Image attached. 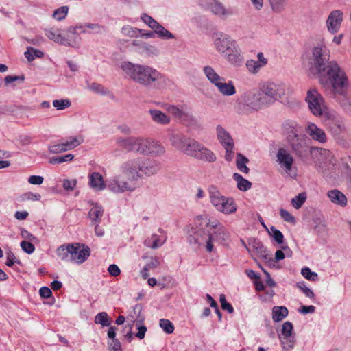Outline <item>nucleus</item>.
I'll return each instance as SVG.
<instances>
[{
  "label": "nucleus",
  "mask_w": 351,
  "mask_h": 351,
  "mask_svg": "<svg viewBox=\"0 0 351 351\" xmlns=\"http://www.w3.org/2000/svg\"><path fill=\"white\" fill-rule=\"evenodd\" d=\"M330 53L324 43H318L311 50L308 60L311 73L316 75L320 84L335 94L342 95L347 85V77L337 62L330 61Z\"/></svg>",
  "instance_id": "1"
},
{
  "label": "nucleus",
  "mask_w": 351,
  "mask_h": 351,
  "mask_svg": "<svg viewBox=\"0 0 351 351\" xmlns=\"http://www.w3.org/2000/svg\"><path fill=\"white\" fill-rule=\"evenodd\" d=\"M120 67L127 78L147 88L155 87L160 82H165V75L147 64L123 61Z\"/></svg>",
  "instance_id": "2"
},
{
  "label": "nucleus",
  "mask_w": 351,
  "mask_h": 351,
  "mask_svg": "<svg viewBox=\"0 0 351 351\" xmlns=\"http://www.w3.org/2000/svg\"><path fill=\"white\" fill-rule=\"evenodd\" d=\"M160 169L161 165L158 160L139 156L129 158L121 166L123 175L135 182L156 175Z\"/></svg>",
  "instance_id": "3"
},
{
  "label": "nucleus",
  "mask_w": 351,
  "mask_h": 351,
  "mask_svg": "<svg viewBox=\"0 0 351 351\" xmlns=\"http://www.w3.org/2000/svg\"><path fill=\"white\" fill-rule=\"evenodd\" d=\"M214 46L230 65L240 66L243 63V52L237 41L229 35L223 33L216 34Z\"/></svg>",
  "instance_id": "4"
},
{
  "label": "nucleus",
  "mask_w": 351,
  "mask_h": 351,
  "mask_svg": "<svg viewBox=\"0 0 351 351\" xmlns=\"http://www.w3.org/2000/svg\"><path fill=\"white\" fill-rule=\"evenodd\" d=\"M308 141L309 140L304 134H300L289 138L287 143L292 152L301 160L306 159L308 154H311L313 158L318 156L324 157L329 156V150L316 147H310Z\"/></svg>",
  "instance_id": "5"
},
{
  "label": "nucleus",
  "mask_w": 351,
  "mask_h": 351,
  "mask_svg": "<svg viewBox=\"0 0 351 351\" xmlns=\"http://www.w3.org/2000/svg\"><path fill=\"white\" fill-rule=\"evenodd\" d=\"M171 145L184 154L195 157L201 145L197 141L180 133H172L169 136Z\"/></svg>",
  "instance_id": "6"
},
{
  "label": "nucleus",
  "mask_w": 351,
  "mask_h": 351,
  "mask_svg": "<svg viewBox=\"0 0 351 351\" xmlns=\"http://www.w3.org/2000/svg\"><path fill=\"white\" fill-rule=\"evenodd\" d=\"M276 158V162L287 176L291 178L297 177V169L294 166L295 159L287 147L283 146L278 148Z\"/></svg>",
  "instance_id": "7"
},
{
  "label": "nucleus",
  "mask_w": 351,
  "mask_h": 351,
  "mask_svg": "<svg viewBox=\"0 0 351 351\" xmlns=\"http://www.w3.org/2000/svg\"><path fill=\"white\" fill-rule=\"evenodd\" d=\"M259 89L267 106L279 101L286 92V87L284 84L273 82L263 83Z\"/></svg>",
  "instance_id": "8"
},
{
  "label": "nucleus",
  "mask_w": 351,
  "mask_h": 351,
  "mask_svg": "<svg viewBox=\"0 0 351 351\" xmlns=\"http://www.w3.org/2000/svg\"><path fill=\"white\" fill-rule=\"evenodd\" d=\"M305 101L311 112L316 117L327 113V108L322 95L315 88H310L306 93Z\"/></svg>",
  "instance_id": "9"
},
{
  "label": "nucleus",
  "mask_w": 351,
  "mask_h": 351,
  "mask_svg": "<svg viewBox=\"0 0 351 351\" xmlns=\"http://www.w3.org/2000/svg\"><path fill=\"white\" fill-rule=\"evenodd\" d=\"M135 182L134 180L128 179L121 172L107 180L106 187L111 193L114 194L123 193L125 192H132L135 186L132 184Z\"/></svg>",
  "instance_id": "10"
},
{
  "label": "nucleus",
  "mask_w": 351,
  "mask_h": 351,
  "mask_svg": "<svg viewBox=\"0 0 351 351\" xmlns=\"http://www.w3.org/2000/svg\"><path fill=\"white\" fill-rule=\"evenodd\" d=\"M241 99L244 106L254 111L268 107L259 88L244 93Z\"/></svg>",
  "instance_id": "11"
},
{
  "label": "nucleus",
  "mask_w": 351,
  "mask_h": 351,
  "mask_svg": "<svg viewBox=\"0 0 351 351\" xmlns=\"http://www.w3.org/2000/svg\"><path fill=\"white\" fill-rule=\"evenodd\" d=\"M189 233L188 241L191 245H205L208 252L213 251L214 247L212 243L213 234H208L206 228L197 230L196 228H191Z\"/></svg>",
  "instance_id": "12"
},
{
  "label": "nucleus",
  "mask_w": 351,
  "mask_h": 351,
  "mask_svg": "<svg viewBox=\"0 0 351 351\" xmlns=\"http://www.w3.org/2000/svg\"><path fill=\"white\" fill-rule=\"evenodd\" d=\"M201 5L216 16L225 20L234 15V11L230 8H226L218 0H201Z\"/></svg>",
  "instance_id": "13"
},
{
  "label": "nucleus",
  "mask_w": 351,
  "mask_h": 351,
  "mask_svg": "<svg viewBox=\"0 0 351 351\" xmlns=\"http://www.w3.org/2000/svg\"><path fill=\"white\" fill-rule=\"evenodd\" d=\"M47 37L61 45L72 47H77L80 45V39L71 38L69 35L63 36L60 29L50 28L45 29Z\"/></svg>",
  "instance_id": "14"
},
{
  "label": "nucleus",
  "mask_w": 351,
  "mask_h": 351,
  "mask_svg": "<svg viewBox=\"0 0 351 351\" xmlns=\"http://www.w3.org/2000/svg\"><path fill=\"white\" fill-rule=\"evenodd\" d=\"M293 326L290 322H285L278 333V338L282 346V348L289 351L293 348L295 339V335L293 332Z\"/></svg>",
  "instance_id": "15"
},
{
  "label": "nucleus",
  "mask_w": 351,
  "mask_h": 351,
  "mask_svg": "<svg viewBox=\"0 0 351 351\" xmlns=\"http://www.w3.org/2000/svg\"><path fill=\"white\" fill-rule=\"evenodd\" d=\"M208 234H213L212 243L215 241L223 242L228 239L229 233L225 227L217 220L206 221Z\"/></svg>",
  "instance_id": "16"
},
{
  "label": "nucleus",
  "mask_w": 351,
  "mask_h": 351,
  "mask_svg": "<svg viewBox=\"0 0 351 351\" xmlns=\"http://www.w3.org/2000/svg\"><path fill=\"white\" fill-rule=\"evenodd\" d=\"M70 261L77 263H83L90 256V249L78 243H71Z\"/></svg>",
  "instance_id": "17"
},
{
  "label": "nucleus",
  "mask_w": 351,
  "mask_h": 351,
  "mask_svg": "<svg viewBox=\"0 0 351 351\" xmlns=\"http://www.w3.org/2000/svg\"><path fill=\"white\" fill-rule=\"evenodd\" d=\"M343 13L340 10L330 12L326 22L327 29L330 34H335L339 31L343 22Z\"/></svg>",
  "instance_id": "18"
},
{
  "label": "nucleus",
  "mask_w": 351,
  "mask_h": 351,
  "mask_svg": "<svg viewBox=\"0 0 351 351\" xmlns=\"http://www.w3.org/2000/svg\"><path fill=\"white\" fill-rule=\"evenodd\" d=\"M165 152L166 149L160 141L153 138H147L143 154L144 156L160 157L163 156Z\"/></svg>",
  "instance_id": "19"
},
{
  "label": "nucleus",
  "mask_w": 351,
  "mask_h": 351,
  "mask_svg": "<svg viewBox=\"0 0 351 351\" xmlns=\"http://www.w3.org/2000/svg\"><path fill=\"white\" fill-rule=\"evenodd\" d=\"M268 63V60L264 56L262 52L257 53V60H248L246 62L245 66L247 71L252 74L258 73L260 70L266 66Z\"/></svg>",
  "instance_id": "20"
},
{
  "label": "nucleus",
  "mask_w": 351,
  "mask_h": 351,
  "mask_svg": "<svg viewBox=\"0 0 351 351\" xmlns=\"http://www.w3.org/2000/svg\"><path fill=\"white\" fill-rule=\"evenodd\" d=\"M306 132L313 140L320 143H325L328 140L324 130L313 123H308Z\"/></svg>",
  "instance_id": "21"
},
{
  "label": "nucleus",
  "mask_w": 351,
  "mask_h": 351,
  "mask_svg": "<svg viewBox=\"0 0 351 351\" xmlns=\"http://www.w3.org/2000/svg\"><path fill=\"white\" fill-rule=\"evenodd\" d=\"M148 114L152 121L157 125H167L171 122V117L160 110L149 109Z\"/></svg>",
  "instance_id": "22"
},
{
  "label": "nucleus",
  "mask_w": 351,
  "mask_h": 351,
  "mask_svg": "<svg viewBox=\"0 0 351 351\" xmlns=\"http://www.w3.org/2000/svg\"><path fill=\"white\" fill-rule=\"evenodd\" d=\"M215 86L218 91L223 96L229 97L236 93V88L232 81L226 82V79L222 77L221 81H219Z\"/></svg>",
  "instance_id": "23"
},
{
  "label": "nucleus",
  "mask_w": 351,
  "mask_h": 351,
  "mask_svg": "<svg viewBox=\"0 0 351 351\" xmlns=\"http://www.w3.org/2000/svg\"><path fill=\"white\" fill-rule=\"evenodd\" d=\"M216 134L218 141L223 147H229L234 145L232 138L229 132L221 125L216 127Z\"/></svg>",
  "instance_id": "24"
},
{
  "label": "nucleus",
  "mask_w": 351,
  "mask_h": 351,
  "mask_svg": "<svg viewBox=\"0 0 351 351\" xmlns=\"http://www.w3.org/2000/svg\"><path fill=\"white\" fill-rule=\"evenodd\" d=\"M162 107L173 117L178 119H183L188 116L186 108L183 106H178L172 104H162Z\"/></svg>",
  "instance_id": "25"
},
{
  "label": "nucleus",
  "mask_w": 351,
  "mask_h": 351,
  "mask_svg": "<svg viewBox=\"0 0 351 351\" xmlns=\"http://www.w3.org/2000/svg\"><path fill=\"white\" fill-rule=\"evenodd\" d=\"M196 156L194 158L208 162H213L216 160V156L210 149L205 147L204 145L201 143L197 154Z\"/></svg>",
  "instance_id": "26"
},
{
  "label": "nucleus",
  "mask_w": 351,
  "mask_h": 351,
  "mask_svg": "<svg viewBox=\"0 0 351 351\" xmlns=\"http://www.w3.org/2000/svg\"><path fill=\"white\" fill-rule=\"evenodd\" d=\"M89 186L95 191H101L105 189V184L103 176L98 172H93L89 176Z\"/></svg>",
  "instance_id": "27"
},
{
  "label": "nucleus",
  "mask_w": 351,
  "mask_h": 351,
  "mask_svg": "<svg viewBox=\"0 0 351 351\" xmlns=\"http://www.w3.org/2000/svg\"><path fill=\"white\" fill-rule=\"evenodd\" d=\"M209 199L210 204L216 209L221 203L225 200L226 196L223 195L219 190L214 185L208 188Z\"/></svg>",
  "instance_id": "28"
},
{
  "label": "nucleus",
  "mask_w": 351,
  "mask_h": 351,
  "mask_svg": "<svg viewBox=\"0 0 351 351\" xmlns=\"http://www.w3.org/2000/svg\"><path fill=\"white\" fill-rule=\"evenodd\" d=\"M284 134L287 136V141L293 136L300 135V127L295 121L287 120L282 125Z\"/></svg>",
  "instance_id": "29"
},
{
  "label": "nucleus",
  "mask_w": 351,
  "mask_h": 351,
  "mask_svg": "<svg viewBox=\"0 0 351 351\" xmlns=\"http://www.w3.org/2000/svg\"><path fill=\"white\" fill-rule=\"evenodd\" d=\"M216 210L225 215H230L237 211V206L232 198L226 197Z\"/></svg>",
  "instance_id": "30"
},
{
  "label": "nucleus",
  "mask_w": 351,
  "mask_h": 351,
  "mask_svg": "<svg viewBox=\"0 0 351 351\" xmlns=\"http://www.w3.org/2000/svg\"><path fill=\"white\" fill-rule=\"evenodd\" d=\"M139 53L147 58H154L160 55V49L154 45L144 42L140 45Z\"/></svg>",
  "instance_id": "31"
},
{
  "label": "nucleus",
  "mask_w": 351,
  "mask_h": 351,
  "mask_svg": "<svg viewBox=\"0 0 351 351\" xmlns=\"http://www.w3.org/2000/svg\"><path fill=\"white\" fill-rule=\"evenodd\" d=\"M327 196L335 204L339 205L341 206H345L347 204V198L346 195L337 189L329 191L327 193Z\"/></svg>",
  "instance_id": "32"
},
{
  "label": "nucleus",
  "mask_w": 351,
  "mask_h": 351,
  "mask_svg": "<svg viewBox=\"0 0 351 351\" xmlns=\"http://www.w3.org/2000/svg\"><path fill=\"white\" fill-rule=\"evenodd\" d=\"M203 72L208 80L214 86L219 81H221V78L223 77H221L210 66H205L203 68Z\"/></svg>",
  "instance_id": "33"
},
{
  "label": "nucleus",
  "mask_w": 351,
  "mask_h": 351,
  "mask_svg": "<svg viewBox=\"0 0 351 351\" xmlns=\"http://www.w3.org/2000/svg\"><path fill=\"white\" fill-rule=\"evenodd\" d=\"M66 151L71 150L84 141V138L82 136H70L66 139L62 140Z\"/></svg>",
  "instance_id": "34"
},
{
  "label": "nucleus",
  "mask_w": 351,
  "mask_h": 351,
  "mask_svg": "<svg viewBox=\"0 0 351 351\" xmlns=\"http://www.w3.org/2000/svg\"><path fill=\"white\" fill-rule=\"evenodd\" d=\"M289 311L285 306H275L272 308V319L275 322H279L287 317Z\"/></svg>",
  "instance_id": "35"
},
{
  "label": "nucleus",
  "mask_w": 351,
  "mask_h": 351,
  "mask_svg": "<svg viewBox=\"0 0 351 351\" xmlns=\"http://www.w3.org/2000/svg\"><path fill=\"white\" fill-rule=\"evenodd\" d=\"M116 143L120 148L127 152H133L134 136L117 138Z\"/></svg>",
  "instance_id": "36"
},
{
  "label": "nucleus",
  "mask_w": 351,
  "mask_h": 351,
  "mask_svg": "<svg viewBox=\"0 0 351 351\" xmlns=\"http://www.w3.org/2000/svg\"><path fill=\"white\" fill-rule=\"evenodd\" d=\"M142 309H143V306L141 304H138L134 306L132 313H131L130 315V316L128 317V319H129V317L132 318V324H134L135 322H137V323H143V321L145 319V317L141 313Z\"/></svg>",
  "instance_id": "37"
},
{
  "label": "nucleus",
  "mask_w": 351,
  "mask_h": 351,
  "mask_svg": "<svg viewBox=\"0 0 351 351\" xmlns=\"http://www.w3.org/2000/svg\"><path fill=\"white\" fill-rule=\"evenodd\" d=\"M233 178L237 182V188L241 191H247L252 186V183L250 181L237 173L233 174Z\"/></svg>",
  "instance_id": "38"
},
{
  "label": "nucleus",
  "mask_w": 351,
  "mask_h": 351,
  "mask_svg": "<svg viewBox=\"0 0 351 351\" xmlns=\"http://www.w3.org/2000/svg\"><path fill=\"white\" fill-rule=\"evenodd\" d=\"M147 138L134 136L133 152L143 155Z\"/></svg>",
  "instance_id": "39"
},
{
  "label": "nucleus",
  "mask_w": 351,
  "mask_h": 351,
  "mask_svg": "<svg viewBox=\"0 0 351 351\" xmlns=\"http://www.w3.org/2000/svg\"><path fill=\"white\" fill-rule=\"evenodd\" d=\"M71 250V243L64 244L58 247L56 254L62 261H70Z\"/></svg>",
  "instance_id": "40"
},
{
  "label": "nucleus",
  "mask_w": 351,
  "mask_h": 351,
  "mask_svg": "<svg viewBox=\"0 0 351 351\" xmlns=\"http://www.w3.org/2000/svg\"><path fill=\"white\" fill-rule=\"evenodd\" d=\"M103 214V208L97 204L95 205L88 213L89 217L93 223H99Z\"/></svg>",
  "instance_id": "41"
},
{
  "label": "nucleus",
  "mask_w": 351,
  "mask_h": 351,
  "mask_svg": "<svg viewBox=\"0 0 351 351\" xmlns=\"http://www.w3.org/2000/svg\"><path fill=\"white\" fill-rule=\"evenodd\" d=\"M164 243L165 241H162L157 234H154L145 239L144 244L147 247L157 249L162 246Z\"/></svg>",
  "instance_id": "42"
},
{
  "label": "nucleus",
  "mask_w": 351,
  "mask_h": 351,
  "mask_svg": "<svg viewBox=\"0 0 351 351\" xmlns=\"http://www.w3.org/2000/svg\"><path fill=\"white\" fill-rule=\"evenodd\" d=\"M141 32L142 29L130 25H124L121 29V34L129 38H137Z\"/></svg>",
  "instance_id": "43"
},
{
  "label": "nucleus",
  "mask_w": 351,
  "mask_h": 351,
  "mask_svg": "<svg viewBox=\"0 0 351 351\" xmlns=\"http://www.w3.org/2000/svg\"><path fill=\"white\" fill-rule=\"evenodd\" d=\"M154 32L159 38L162 40L175 38V36L160 24L158 25V27L154 29Z\"/></svg>",
  "instance_id": "44"
},
{
  "label": "nucleus",
  "mask_w": 351,
  "mask_h": 351,
  "mask_svg": "<svg viewBox=\"0 0 351 351\" xmlns=\"http://www.w3.org/2000/svg\"><path fill=\"white\" fill-rule=\"evenodd\" d=\"M24 56L29 62H32L36 58H43L44 53L40 50L35 49L32 47H28L27 48V51L24 53Z\"/></svg>",
  "instance_id": "45"
},
{
  "label": "nucleus",
  "mask_w": 351,
  "mask_h": 351,
  "mask_svg": "<svg viewBox=\"0 0 351 351\" xmlns=\"http://www.w3.org/2000/svg\"><path fill=\"white\" fill-rule=\"evenodd\" d=\"M248 161V159L241 154H237L236 165L239 171L245 173H247L249 172V168L246 166Z\"/></svg>",
  "instance_id": "46"
},
{
  "label": "nucleus",
  "mask_w": 351,
  "mask_h": 351,
  "mask_svg": "<svg viewBox=\"0 0 351 351\" xmlns=\"http://www.w3.org/2000/svg\"><path fill=\"white\" fill-rule=\"evenodd\" d=\"M252 247L255 249L260 256L267 261L271 260L270 255L267 252L266 248L259 241L254 240L252 242Z\"/></svg>",
  "instance_id": "47"
},
{
  "label": "nucleus",
  "mask_w": 351,
  "mask_h": 351,
  "mask_svg": "<svg viewBox=\"0 0 351 351\" xmlns=\"http://www.w3.org/2000/svg\"><path fill=\"white\" fill-rule=\"evenodd\" d=\"M95 324H101L102 326H110V320L106 312H101L97 314L95 317Z\"/></svg>",
  "instance_id": "48"
},
{
  "label": "nucleus",
  "mask_w": 351,
  "mask_h": 351,
  "mask_svg": "<svg viewBox=\"0 0 351 351\" xmlns=\"http://www.w3.org/2000/svg\"><path fill=\"white\" fill-rule=\"evenodd\" d=\"M68 12L69 7L62 6L54 10L52 16L56 21H60L65 19V17L68 14Z\"/></svg>",
  "instance_id": "49"
},
{
  "label": "nucleus",
  "mask_w": 351,
  "mask_h": 351,
  "mask_svg": "<svg viewBox=\"0 0 351 351\" xmlns=\"http://www.w3.org/2000/svg\"><path fill=\"white\" fill-rule=\"evenodd\" d=\"M306 199V193H301L298 194L297 196L292 198L291 204L295 208L299 209L300 208H301V206L304 203Z\"/></svg>",
  "instance_id": "50"
},
{
  "label": "nucleus",
  "mask_w": 351,
  "mask_h": 351,
  "mask_svg": "<svg viewBox=\"0 0 351 351\" xmlns=\"http://www.w3.org/2000/svg\"><path fill=\"white\" fill-rule=\"evenodd\" d=\"M141 19L154 31L159 25L154 18L145 13L141 14Z\"/></svg>",
  "instance_id": "51"
},
{
  "label": "nucleus",
  "mask_w": 351,
  "mask_h": 351,
  "mask_svg": "<svg viewBox=\"0 0 351 351\" xmlns=\"http://www.w3.org/2000/svg\"><path fill=\"white\" fill-rule=\"evenodd\" d=\"M269 234L270 236H271L276 241V242L278 244H282L284 241V236L282 233L275 228V227L271 226L270 228V230L269 231Z\"/></svg>",
  "instance_id": "52"
},
{
  "label": "nucleus",
  "mask_w": 351,
  "mask_h": 351,
  "mask_svg": "<svg viewBox=\"0 0 351 351\" xmlns=\"http://www.w3.org/2000/svg\"><path fill=\"white\" fill-rule=\"evenodd\" d=\"M271 9L275 12H280L285 9L286 0H269Z\"/></svg>",
  "instance_id": "53"
},
{
  "label": "nucleus",
  "mask_w": 351,
  "mask_h": 351,
  "mask_svg": "<svg viewBox=\"0 0 351 351\" xmlns=\"http://www.w3.org/2000/svg\"><path fill=\"white\" fill-rule=\"evenodd\" d=\"M87 88L92 91H94L97 93H99L101 95H106L108 93V90L107 88L104 87L102 85L98 84V83H90L87 85Z\"/></svg>",
  "instance_id": "54"
},
{
  "label": "nucleus",
  "mask_w": 351,
  "mask_h": 351,
  "mask_svg": "<svg viewBox=\"0 0 351 351\" xmlns=\"http://www.w3.org/2000/svg\"><path fill=\"white\" fill-rule=\"evenodd\" d=\"M71 105V102L69 99H56L53 101V106L57 108V110H64Z\"/></svg>",
  "instance_id": "55"
},
{
  "label": "nucleus",
  "mask_w": 351,
  "mask_h": 351,
  "mask_svg": "<svg viewBox=\"0 0 351 351\" xmlns=\"http://www.w3.org/2000/svg\"><path fill=\"white\" fill-rule=\"evenodd\" d=\"M159 324L164 332L167 334H171L174 330V326L169 319H160Z\"/></svg>",
  "instance_id": "56"
},
{
  "label": "nucleus",
  "mask_w": 351,
  "mask_h": 351,
  "mask_svg": "<svg viewBox=\"0 0 351 351\" xmlns=\"http://www.w3.org/2000/svg\"><path fill=\"white\" fill-rule=\"evenodd\" d=\"M77 186L76 179H64L62 180V187L67 192L73 191Z\"/></svg>",
  "instance_id": "57"
},
{
  "label": "nucleus",
  "mask_w": 351,
  "mask_h": 351,
  "mask_svg": "<svg viewBox=\"0 0 351 351\" xmlns=\"http://www.w3.org/2000/svg\"><path fill=\"white\" fill-rule=\"evenodd\" d=\"M301 274L306 279L308 280L314 282L317 280V274L314 271H312L308 267L302 268L301 270Z\"/></svg>",
  "instance_id": "58"
},
{
  "label": "nucleus",
  "mask_w": 351,
  "mask_h": 351,
  "mask_svg": "<svg viewBox=\"0 0 351 351\" xmlns=\"http://www.w3.org/2000/svg\"><path fill=\"white\" fill-rule=\"evenodd\" d=\"M143 258H147V262L145 265V267L147 268L149 270L154 269L160 265L159 259L156 257H145L143 256Z\"/></svg>",
  "instance_id": "59"
},
{
  "label": "nucleus",
  "mask_w": 351,
  "mask_h": 351,
  "mask_svg": "<svg viewBox=\"0 0 351 351\" xmlns=\"http://www.w3.org/2000/svg\"><path fill=\"white\" fill-rule=\"evenodd\" d=\"M74 156L71 154H69L60 157H53L49 160L50 164H60L65 162L71 161L73 159Z\"/></svg>",
  "instance_id": "60"
},
{
  "label": "nucleus",
  "mask_w": 351,
  "mask_h": 351,
  "mask_svg": "<svg viewBox=\"0 0 351 351\" xmlns=\"http://www.w3.org/2000/svg\"><path fill=\"white\" fill-rule=\"evenodd\" d=\"M86 28H87L86 26H84V24H82L77 26H71L67 29V32L69 34H71L75 36L73 38H77V39L80 40V38L77 35V29H81L82 33H88V31H86Z\"/></svg>",
  "instance_id": "61"
},
{
  "label": "nucleus",
  "mask_w": 351,
  "mask_h": 351,
  "mask_svg": "<svg viewBox=\"0 0 351 351\" xmlns=\"http://www.w3.org/2000/svg\"><path fill=\"white\" fill-rule=\"evenodd\" d=\"M84 26L90 29L88 33L101 34L105 32V27L97 23H84Z\"/></svg>",
  "instance_id": "62"
},
{
  "label": "nucleus",
  "mask_w": 351,
  "mask_h": 351,
  "mask_svg": "<svg viewBox=\"0 0 351 351\" xmlns=\"http://www.w3.org/2000/svg\"><path fill=\"white\" fill-rule=\"evenodd\" d=\"M48 149L51 154H58L66 152V149L62 141L58 143L49 145Z\"/></svg>",
  "instance_id": "63"
},
{
  "label": "nucleus",
  "mask_w": 351,
  "mask_h": 351,
  "mask_svg": "<svg viewBox=\"0 0 351 351\" xmlns=\"http://www.w3.org/2000/svg\"><path fill=\"white\" fill-rule=\"evenodd\" d=\"M219 301L222 309L227 311L229 313H232L234 311V308L232 305L226 301V297L223 294H221L219 296Z\"/></svg>",
  "instance_id": "64"
}]
</instances>
